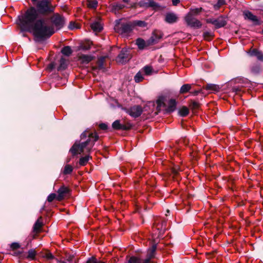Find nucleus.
<instances>
[{
    "instance_id": "1",
    "label": "nucleus",
    "mask_w": 263,
    "mask_h": 263,
    "mask_svg": "<svg viewBox=\"0 0 263 263\" xmlns=\"http://www.w3.org/2000/svg\"><path fill=\"white\" fill-rule=\"evenodd\" d=\"M35 8L31 7L25 13L18 17L17 24L22 29L32 33L35 38L43 40L49 37L54 33L53 27L47 24L39 15H46L52 12L54 7L48 0L37 1Z\"/></svg>"
},
{
    "instance_id": "2",
    "label": "nucleus",
    "mask_w": 263,
    "mask_h": 263,
    "mask_svg": "<svg viewBox=\"0 0 263 263\" xmlns=\"http://www.w3.org/2000/svg\"><path fill=\"white\" fill-rule=\"evenodd\" d=\"M88 137V139L85 141L80 144L75 143L70 151L73 155L81 154L84 153H89L93 147L95 142L98 140L99 136L95 133H89L88 132H84L81 135V139H83Z\"/></svg>"
},
{
    "instance_id": "3",
    "label": "nucleus",
    "mask_w": 263,
    "mask_h": 263,
    "mask_svg": "<svg viewBox=\"0 0 263 263\" xmlns=\"http://www.w3.org/2000/svg\"><path fill=\"white\" fill-rule=\"evenodd\" d=\"M114 29L116 32L126 36L132 32L133 25L131 22L125 23L118 21L115 25Z\"/></svg>"
},
{
    "instance_id": "4",
    "label": "nucleus",
    "mask_w": 263,
    "mask_h": 263,
    "mask_svg": "<svg viewBox=\"0 0 263 263\" xmlns=\"http://www.w3.org/2000/svg\"><path fill=\"white\" fill-rule=\"evenodd\" d=\"M156 249V245H153L148 250L147 258L145 259L142 260L139 257L132 256L128 260V263H150L151 259L154 257Z\"/></svg>"
},
{
    "instance_id": "5",
    "label": "nucleus",
    "mask_w": 263,
    "mask_h": 263,
    "mask_svg": "<svg viewBox=\"0 0 263 263\" xmlns=\"http://www.w3.org/2000/svg\"><path fill=\"white\" fill-rule=\"evenodd\" d=\"M184 21L186 25L191 28H200L202 26L201 22L195 16H191L190 14H186L184 16Z\"/></svg>"
},
{
    "instance_id": "6",
    "label": "nucleus",
    "mask_w": 263,
    "mask_h": 263,
    "mask_svg": "<svg viewBox=\"0 0 263 263\" xmlns=\"http://www.w3.org/2000/svg\"><path fill=\"white\" fill-rule=\"evenodd\" d=\"M51 21L52 24L58 28H61L64 24V20L63 17L58 13L54 14L51 17Z\"/></svg>"
},
{
    "instance_id": "7",
    "label": "nucleus",
    "mask_w": 263,
    "mask_h": 263,
    "mask_svg": "<svg viewBox=\"0 0 263 263\" xmlns=\"http://www.w3.org/2000/svg\"><path fill=\"white\" fill-rule=\"evenodd\" d=\"M143 111L142 107L139 105H135L126 109V112L133 118L139 117Z\"/></svg>"
},
{
    "instance_id": "8",
    "label": "nucleus",
    "mask_w": 263,
    "mask_h": 263,
    "mask_svg": "<svg viewBox=\"0 0 263 263\" xmlns=\"http://www.w3.org/2000/svg\"><path fill=\"white\" fill-rule=\"evenodd\" d=\"M206 22L212 24L217 28L222 27L226 24V22L222 16H220L216 19L208 18L206 20Z\"/></svg>"
},
{
    "instance_id": "9",
    "label": "nucleus",
    "mask_w": 263,
    "mask_h": 263,
    "mask_svg": "<svg viewBox=\"0 0 263 263\" xmlns=\"http://www.w3.org/2000/svg\"><path fill=\"white\" fill-rule=\"evenodd\" d=\"M140 5L142 7H151L155 10H159L163 9L161 6L153 0H143L140 2Z\"/></svg>"
},
{
    "instance_id": "10",
    "label": "nucleus",
    "mask_w": 263,
    "mask_h": 263,
    "mask_svg": "<svg viewBox=\"0 0 263 263\" xmlns=\"http://www.w3.org/2000/svg\"><path fill=\"white\" fill-rule=\"evenodd\" d=\"M140 5L142 7H151L155 10H159L163 9L161 6L153 0H143L140 2Z\"/></svg>"
},
{
    "instance_id": "11",
    "label": "nucleus",
    "mask_w": 263,
    "mask_h": 263,
    "mask_svg": "<svg viewBox=\"0 0 263 263\" xmlns=\"http://www.w3.org/2000/svg\"><path fill=\"white\" fill-rule=\"evenodd\" d=\"M140 5L142 7H151L155 10H159L163 9L161 6L153 0H143L140 2Z\"/></svg>"
},
{
    "instance_id": "12",
    "label": "nucleus",
    "mask_w": 263,
    "mask_h": 263,
    "mask_svg": "<svg viewBox=\"0 0 263 263\" xmlns=\"http://www.w3.org/2000/svg\"><path fill=\"white\" fill-rule=\"evenodd\" d=\"M130 59L129 51L126 49H123L117 58V61L120 63H124Z\"/></svg>"
},
{
    "instance_id": "13",
    "label": "nucleus",
    "mask_w": 263,
    "mask_h": 263,
    "mask_svg": "<svg viewBox=\"0 0 263 263\" xmlns=\"http://www.w3.org/2000/svg\"><path fill=\"white\" fill-rule=\"evenodd\" d=\"M69 189L65 186H62L58 190L57 200L61 201L69 193Z\"/></svg>"
},
{
    "instance_id": "14",
    "label": "nucleus",
    "mask_w": 263,
    "mask_h": 263,
    "mask_svg": "<svg viewBox=\"0 0 263 263\" xmlns=\"http://www.w3.org/2000/svg\"><path fill=\"white\" fill-rule=\"evenodd\" d=\"M178 17L174 13L169 12L166 14L165 21L169 24H173L177 21Z\"/></svg>"
},
{
    "instance_id": "15",
    "label": "nucleus",
    "mask_w": 263,
    "mask_h": 263,
    "mask_svg": "<svg viewBox=\"0 0 263 263\" xmlns=\"http://www.w3.org/2000/svg\"><path fill=\"white\" fill-rule=\"evenodd\" d=\"M243 14L245 19L249 20L250 21H252V22L255 24L258 23V20L256 16L253 14L249 11H243Z\"/></svg>"
},
{
    "instance_id": "16",
    "label": "nucleus",
    "mask_w": 263,
    "mask_h": 263,
    "mask_svg": "<svg viewBox=\"0 0 263 263\" xmlns=\"http://www.w3.org/2000/svg\"><path fill=\"white\" fill-rule=\"evenodd\" d=\"M79 60L83 64H87L93 59L92 57L89 55L81 54L78 57Z\"/></svg>"
},
{
    "instance_id": "17",
    "label": "nucleus",
    "mask_w": 263,
    "mask_h": 263,
    "mask_svg": "<svg viewBox=\"0 0 263 263\" xmlns=\"http://www.w3.org/2000/svg\"><path fill=\"white\" fill-rule=\"evenodd\" d=\"M203 9L201 7L199 8H191L187 14H190L191 16H195L198 15Z\"/></svg>"
},
{
    "instance_id": "18",
    "label": "nucleus",
    "mask_w": 263,
    "mask_h": 263,
    "mask_svg": "<svg viewBox=\"0 0 263 263\" xmlns=\"http://www.w3.org/2000/svg\"><path fill=\"white\" fill-rule=\"evenodd\" d=\"M91 28L93 31L97 32H100L103 29L102 24L98 21L92 23L91 25Z\"/></svg>"
},
{
    "instance_id": "19",
    "label": "nucleus",
    "mask_w": 263,
    "mask_h": 263,
    "mask_svg": "<svg viewBox=\"0 0 263 263\" xmlns=\"http://www.w3.org/2000/svg\"><path fill=\"white\" fill-rule=\"evenodd\" d=\"M42 217H40L35 222L33 226V232L37 233L40 232L41 229L43 226V223L41 221Z\"/></svg>"
},
{
    "instance_id": "20",
    "label": "nucleus",
    "mask_w": 263,
    "mask_h": 263,
    "mask_svg": "<svg viewBox=\"0 0 263 263\" xmlns=\"http://www.w3.org/2000/svg\"><path fill=\"white\" fill-rule=\"evenodd\" d=\"M136 44L138 46L139 49H143L148 44H146L145 41L141 38H138L136 41Z\"/></svg>"
},
{
    "instance_id": "21",
    "label": "nucleus",
    "mask_w": 263,
    "mask_h": 263,
    "mask_svg": "<svg viewBox=\"0 0 263 263\" xmlns=\"http://www.w3.org/2000/svg\"><path fill=\"white\" fill-rule=\"evenodd\" d=\"M111 7V11L116 13L119 10L123 9L124 7V5L119 3H116L112 4Z\"/></svg>"
},
{
    "instance_id": "22",
    "label": "nucleus",
    "mask_w": 263,
    "mask_h": 263,
    "mask_svg": "<svg viewBox=\"0 0 263 263\" xmlns=\"http://www.w3.org/2000/svg\"><path fill=\"white\" fill-rule=\"evenodd\" d=\"M86 5L90 9H96L98 6V2L96 0H88L86 2Z\"/></svg>"
},
{
    "instance_id": "23",
    "label": "nucleus",
    "mask_w": 263,
    "mask_h": 263,
    "mask_svg": "<svg viewBox=\"0 0 263 263\" xmlns=\"http://www.w3.org/2000/svg\"><path fill=\"white\" fill-rule=\"evenodd\" d=\"M176 102L175 100L171 99L168 102L167 110L170 112L173 111L176 108Z\"/></svg>"
},
{
    "instance_id": "24",
    "label": "nucleus",
    "mask_w": 263,
    "mask_h": 263,
    "mask_svg": "<svg viewBox=\"0 0 263 263\" xmlns=\"http://www.w3.org/2000/svg\"><path fill=\"white\" fill-rule=\"evenodd\" d=\"M205 89L213 91H218L219 87L218 85L215 84H209L205 86Z\"/></svg>"
},
{
    "instance_id": "25",
    "label": "nucleus",
    "mask_w": 263,
    "mask_h": 263,
    "mask_svg": "<svg viewBox=\"0 0 263 263\" xmlns=\"http://www.w3.org/2000/svg\"><path fill=\"white\" fill-rule=\"evenodd\" d=\"M191 89V85L189 84H184L181 86L180 89V93L183 94L187 92Z\"/></svg>"
},
{
    "instance_id": "26",
    "label": "nucleus",
    "mask_w": 263,
    "mask_h": 263,
    "mask_svg": "<svg viewBox=\"0 0 263 263\" xmlns=\"http://www.w3.org/2000/svg\"><path fill=\"white\" fill-rule=\"evenodd\" d=\"M61 52L63 54L69 56L72 53V50L69 46H65L63 47L61 50Z\"/></svg>"
},
{
    "instance_id": "27",
    "label": "nucleus",
    "mask_w": 263,
    "mask_h": 263,
    "mask_svg": "<svg viewBox=\"0 0 263 263\" xmlns=\"http://www.w3.org/2000/svg\"><path fill=\"white\" fill-rule=\"evenodd\" d=\"M90 158V157L89 155L81 158L79 160V164L81 166L86 165Z\"/></svg>"
},
{
    "instance_id": "28",
    "label": "nucleus",
    "mask_w": 263,
    "mask_h": 263,
    "mask_svg": "<svg viewBox=\"0 0 263 263\" xmlns=\"http://www.w3.org/2000/svg\"><path fill=\"white\" fill-rule=\"evenodd\" d=\"M91 42L88 41L85 44H81L79 47V49L83 50H89L91 48Z\"/></svg>"
},
{
    "instance_id": "29",
    "label": "nucleus",
    "mask_w": 263,
    "mask_h": 263,
    "mask_svg": "<svg viewBox=\"0 0 263 263\" xmlns=\"http://www.w3.org/2000/svg\"><path fill=\"white\" fill-rule=\"evenodd\" d=\"M67 67V62L64 58H61L60 61L59 70L65 69Z\"/></svg>"
},
{
    "instance_id": "30",
    "label": "nucleus",
    "mask_w": 263,
    "mask_h": 263,
    "mask_svg": "<svg viewBox=\"0 0 263 263\" xmlns=\"http://www.w3.org/2000/svg\"><path fill=\"white\" fill-rule=\"evenodd\" d=\"M133 27L136 26H138L141 27H144L146 26V23L144 21H136L132 23Z\"/></svg>"
},
{
    "instance_id": "31",
    "label": "nucleus",
    "mask_w": 263,
    "mask_h": 263,
    "mask_svg": "<svg viewBox=\"0 0 263 263\" xmlns=\"http://www.w3.org/2000/svg\"><path fill=\"white\" fill-rule=\"evenodd\" d=\"M189 111V109L186 107H182L179 110V114L182 117H185L186 115H188Z\"/></svg>"
},
{
    "instance_id": "32",
    "label": "nucleus",
    "mask_w": 263,
    "mask_h": 263,
    "mask_svg": "<svg viewBox=\"0 0 263 263\" xmlns=\"http://www.w3.org/2000/svg\"><path fill=\"white\" fill-rule=\"evenodd\" d=\"M142 70L146 75H150L152 72L153 68L151 66H146L143 67Z\"/></svg>"
},
{
    "instance_id": "33",
    "label": "nucleus",
    "mask_w": 263,
    "mask_h": 263,
    "mask_svg": "<svg viewBox=\"0 0 263 263\" xmlns=\"http://www.w3.org/2000/svg\"><path fill=\"white\" fill-rule=\"evenodd\" d=\"M143 79V77L140 72H138L134 78L135 82L137 83L141 82Z\"/></svg>"
},
{
    "instance_id": "34",
    "label": "nucleus",
    "mask_w": 263,
    "mask_h": 263,
    "mask_svg": "<svg viewBox=\"0 0 263 263\" xmlns=\"http://www.w3.org/2000/svg\"><path fill=\"white\" fill-rule=\"evenodd\" d=\"M157 107H161L164 106V98L163 97H160L157 100Z\"/></svg>"
},
{
    "instance_id": "35",
    "label": "nucleus",
    "mask_w": 263,
    "mask_h": 263,
    "mask_svg": "<svg viewBox=\"0 0 263 263\" xmlns=\"http://www.w3.org/2000/svg\"><path fill=\"white\" fill-rule=\"evenodd\" d=\"M121 126L122 124L119 120H116L112 124V127L115 129H121Z\"/></svg>"
},
{
    "instance_id": "36",
    "label": "nucleus",
    "mask_w": 263,
    "mask_h": 263,
    "mask_svg": "<svg viewBox=\"0 0 263 263\" xmlns=\"http://www.w3.org/2000/svg\"><path fill=\"white\" fill-rule=\"evenodd\" d=\"M36 255V252L34 250L31 249L28 251L27 258L30 259H33Z\"/></svg>"
},
{
    "instance_id": "37",
    "label": "nucleus",
    "mask_w": 263,
    "mask_h": 263,
    "mask_svg": "<svg viewBox=\"0 0 263 263\" xmlns=\"http://www.w3.org/2000/svg\"><path fill=\"white\" fill-rule=\"evenodd\" d=\"M73 170L72 167L70 165H66L64 170V174H70Z\"/></svg>"
},
{
    "instance_id": "38",
    "label": "nucleus",
    "mask_w": 263,
    "mask_h": 263,
    "mask_svg": "<svg viewBox=\"0 0 263 263\" xmlns=\"http://www.w3.org/2000/svg\"><path fill=\"white\" fill-rule=\"evenodd\" d=\"M132 124L130 123H127L125 124H122L121 129L122 130H128L132 127Z\"/></svg>"
},
{
    "instance_id": "39",
    "label": "nucleus",
    "mask_w": 263,
    "mask_h": 263,
    "mask_svg": "<svg viewBox=\"0 0 263 263\" xmlns=\"http://www.w3.org/2000/svg\"><path fill=\"white\" fill-rule=\"evenodd\" d=\"M57 195L55 193H52L49 195L47 197V201L49 202H52L54 199H57Z\"/></svg>"
},
{
    "instance_id": "40",
    "label": "nucleus",
    "mask_w": 263,
    "mask_h": 263,
    "mask_svg": "<svg viewBox=\"0 0 263 263\" xmlns=\"http://www.w3.org/2000/svg\"><path fill=\"white\" fill-rule=\"evenodd\" d=\"M212 36L211 33L205 32L203 33V37L205 40H209Z\"/></svg>"
},
{
    "instance_id": "41",
    "label": "nucleus",
    "mask_w": 263,
    "mask_h": 263,
    "mask_svg": "<svg viewBox=\"0 0 263 263\" xmlns=\"http://www.w3.org/2000/svg\"><path fill=\"white\" fill-rule=\"evenodd\" d=\"M255 57H257L258 60L263 61V53L259 51L257 52Z\"/></svg>"
},
{
    "instance_id": "42",
    "label": "nucleus",
    "mask_w": 263,
    "mask_h": 263,
    "mask_svg": "<svg viewBox=\"0 0 263 263\" xmlns=\"http://www.w3.org/2000/svg\"><path fill=\"white\" fill-rule=\"evenodd\" d=\"M20 247V246L19 243L17 242H13L11 245V248L13 250L16 249L17 248H19Z\"/></svg>"
},
{
    "instance_id": "43",
    "label": "nucleus",
    "mask_w": 263,
    "mask_h": 263,
    "mask_svg": "<svg viewBox=\"0 0 263 263\" xmlns=\"http://www.w3.org/2000/svg\"><path fill=\"white\" fill-rule=\"evenodd\" d=\"M45 257L47 259H52L53 258V255L50 253V252H47L46 254H45Z\"/></svg>"
},
{
    "instance_id": "44",
    "label": "nucleus",
    "mask_w": 263,
    "mask_h": 263,
    "mask_svg": "<svg viewBox=\"0 0 263 263\" xmlns=\"http://www.w3.org/2000/svg\"><path fill=\"white\" fill-rule=\"evenodd\" d=\"M191 106L193 108H197L199 107V103L197 102H193L191 104Z\"/></svg>"
},
{
    "instance_id": "45",
    "label": "nucleus",
    "mask_w": 263,
    "mask_h": 263,
    "mask_svg": "<svg viewBox=\"0 0 263 263\" xmlns=\"http://www.w3.org/2000/svg\"><path fill=\"white\" fill-rule=\"evenodd\" d=\"M259 51L256 49H254L250 51L249 52V53L250 55L251 56H256V54H257V52H258Z\"/></svg>"
},
{
    "instance_id": "46",
    "label": "nucleus",
    "mask_w": 263,
    "mask_h": 263,
    "mask_svg": "<svg viewBox=\"0 0 263 263\" xmlns=\"http://www.w3.org/2000/svg\"><path fill=\"white\" fill-rule=\"evenodd\" d=\"M156 227H157V228H156L158 229V230H159V233H160V234H162V233H163L164 232V231L166 230V228H162V226L161 228H160V227H159V226H158V225H157Z\"/></svg>"
},
{
    "instance_id": "47",
    "label": "nucleus",
    "mask_w": 263,
    "mask_h": 263,
    "mask_svg": "<svg viewBox=\"0 0 263 263\" xmlns=\"http://www.w3.org/2000/svg\"><path fill=\"white\" fill-rule=\"evenodd\" d=\"M99 127L101 129L105 130L107 128V126L105 123H101L99 125Z\"/></svg>"
},
{
    "instance_id": "48",
    "label": "nucleus",
    "mask_w": 263,
    "mask_h": 263,
    "mask_svg": "<svg viewBox=\"0 0 263 263\" xmlns=\"http://www.w3.org/2000/svg\"><path fill=\"white\" fill-rule=\"evenodd\" d=\"M87 263H97V260L95 258L92 257L87 260Z\"/></svg>"
},
{
    "instance_id": "49",
    "label": "nucleus",
    "mask_w": 263,
    "mask_h": 263,
    "mask_svg": "<svg viewBox=\"0 0 263 263\" xmlns=\"http://www.w3.org/2000/svg\"><path fill=\"white\" fill-rule=\"evenodd\" d=\"M98 66H99V67L100 69H101V68H103V59H102L101 60L99 61V63Z\"/></svg>"
},
{
    "instance_id": "50",
    "label": "nucleus",
    "mask_w": 263,
    "mask_h": 263,
    "mask_svg": "<svg viewBox=\"0 0 263 263\" xmlns=\"http://www.w3.org/2000/svg\"><path fill=\"white\" fill-rule=\"evenodd\" d=\"M173 5L176 6L179 3V0H172Z\"/></svg>"
},
{
    "instance_id": "51",
    "label": "nucleus",
    "mask_w": 263,
    "mask_h": 263,
    "mask_svg": "<svg viewBox=\"0 0 263 263\" xmlns=\"http://www.w3.org/2000/svg\"><path fill=\"white\" fill-rule=\"evenodd\" d=\"M172 171H173V173H174L175 175H176L178 172V170L176 168H174L173 169Z\"/></svg>"
},
{
    "instance_id": "52",
    "label": "nucleus",
    "mask_w": 263,
    "mask_h": 263,
    "mask_svg": "<svg viewBox=\"0 0 263 263\" xmlns=\"http://www.w3.org/2000/svg\"><path fill=\"white\" fill-rule=\"evenodd\" d=\"M218 3L220 5H222L224 4V1L223 0H218Z\"/></svg>"
},
{
    "instance_id": "53",
    "label": "nucleus",
    "mask_w": 263,
    "mask_h": 263,
    "mask_svg": "<svg viewBox=\"0 0 263 263\" xmlns=\"http://www.w3.org/2000/svg\"><path fill=\"white\" fill-rule=\"evenodd\" d=\"M69 27L71 29H73L74 28V26H72V23H70Z\"/></svg>"
},
{
    "instance_id": "54",
    "label": "nucleus",
    "mask_w": 263,
    "mask_h": 263,
    "mask_svg": "<svg viewBox=\"0 0 263 263\" xmlns=\"http://www.w3.org/2000/svg\"><path fill=\"white\" fill-rule=\"evenodd\" d=\"M39 0H31L33 4H35V3L37 2Z\"/></svg>"
},
{
    "instance_id": "55",
    "label": "nucleus",
    "mask_w": 263,
    "mask_h": 263,
    "mask_svg": "<svg viewBox=\"0 0 263 263\" xmlns=\"http://www.w3.org/2000/svg\"><path fill=\"white\" fill-rule=\"evenodd\" d=\"M125 3H127L129 1V0H122Z\"/></svg>"
},
{
    "instance_id": "56",
    "label": "nucleus",
    "mask_w": 263,
    "mask_h": 263,
    "mask_svg": "<svg viewBox=\"0 0 263 263\" xmlns=\"http://www.w3.org/2000/svg\"><path fill=\"white\" fill-rule=\"evenodd\" d=\"M97 263H105V262H104L100 261V262H97Z\"/></svg>"
},
{
    "instance_id": "57",
    "label": "nucleus",
    "mask_w": 263,
    "mask_h": 263,
    "mask_svg": "<svg viewBox=\"0 0 263 263\" xmlns=\"http://www.w3.org/2000/svg\"><path fill=\"white\" fill-rule=\"evenodd\" d=\"M152 42H154V40L153 39V37H152Z\"/></svg>"
},
{
    "instance_id": "58",
    "label": "nucleus",
    "mask_w": 263,
    "mask_h": 263,
    "mask_svg": "<svg viewBox=\"0 0 263 263\" xmlns=\"http://www.w3.org/2000/svg\"><path fill=\"white\" fill-rule=\"evenodd\" d=\"M262 32H263V29H262Z\"/></svg>"
}]
</instances>
